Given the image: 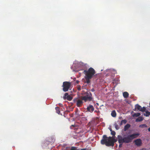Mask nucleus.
I'll return each mask as SVG.
<instances>
[{
  "mask_svg": "<svg viewBox=\"0 0 150 150\" xmlns=\"http://www.w3.org/2000/svg\"><path fill=\"white\" fill-rule=\"evenodd\" d=\"M139 135V133H134L128 135L124 138L121 135H118V141L120 144L119 147H121L124 143H128L131 142L133 139L137 138Z\"/></svg>",
  "mask_w": 150,
  "mask_h": 150,
  "instance_id": "nucleus-1",
  "label": "nucleus"
},
{
  "mask_svg": "<svg viewBox=\"0 0 150 150\" xmlns=\"http://www.w3.org/2000/svg\"><path fill=\"white\" fill-rule=\"evenodd\" d=\"M117 141V139H115L114 137H107L106 135H103L102 139L101 140L100 143L102 145H105L107 146H113L114 143Z\"/></svg>",
  "mask_w": 150,
  "mask_h": 150,
  "instance_id": "nucleus-2",
  "label": "nucleus"
},
{
  "mask_svg": "<svg viewBox=\"0 0 150 150\" xmlns=\"http://www.w3.org/2000/svg\"><path fill=\"white\" fill-rule=\"evenodd\" d=\"M83 72L85 75L84 77L86 83L88 84L90 82V80L93 77L96 73V71L93 68L90 67L88 70H85Z\"/></svg>",
  "mask_w": 150,
  "mask_h": 150,
  "instance_id": "nucleus-3",
  "label": "nucleus"
},
{
  "mask_svg": "<svg viewBox=\"0 0 150 150\" xmlns=\"http://www.w3.org/2000/svg\"><path fill=\"white\" fill-rule=\"evenodd\" d=\"M91 93L90 92H88L86 93L85 96H81V98L82 100L84 101L85 102L87 101H91L93 99Z\"/></svg>",
  "mask_w": 150,
  "mask_h": 150,
  "instance_id": "nucleus-4",
  "label": "nucleus"
},
{
  "mask_svg": "<svg viewBox=\"0 0 150 150\" xmlns=\"http://www.w3.org/2000/svg\"><path fill=\"white\" fill-rule=\"evenodd\" d=\"M71 83L69 82L65 81L63 82L62 87L63 90L64 92L68 91L70 87Z\"/></svg>",
  "mask_w": 150,
  "mask_h": 150,
  "instance_id": "nucleus-5",
  "label": "nucleus"
},
{
  "mask_svg": "<svg viewBox=\"0 0 150 150\" xmlns=\"http://www.w3.org/2000/svg\"><path fill=\"white\" fill-rule=\"evenodd\" d=\"M82 99H81L76 98L74 100V102L76 103V106L79 107H81L82 106L83 104V102L82 101Z\"/></svg>",
  "mask_w": 150,
  "mask_h": 150,
  "instance_id": "nucleus-6",
  "label": "nucleus"
},
{
  "mask_svg": "<svg viewBox=\"0 0 150 150\" xmlns=\"http://www.w3.org/2000/svg\"><path fill=\"white\" fill-rule=\"evenodd\" d=\"M87 110L91 112H92L94 110V108L92 105H89L86 108Z\"/></svg>",
  "mask_w": 150,
  "mask_h": 150,
  "instance_id": "nucleus-7",
  "label": "nucleus"
},
{
  "mask_svg": "<svg viewBox=\"0 0 150 150\" xmlns=\"http://www.w3.org/2000/svg\"><path fill=\"white\" fill-rule=\"evenodd\" d=\"M134 142L135 144L138 146H140L142 143V141L141 139H139L136 140L134 141Z\"/></svg>",
  "mask_w": 150,
  "mask_h": 150,
  "instance_id": "nucleus-8",
  "label": "nucleus"
},
{
  "mask_svg": "<svg viewBox=\"0 0 150 150\" xmlns=\"http://www.w3.org/2000/svg\"><path fill=\"white\" fill-rule=\"evenodd\" d=\"M130 125L129 124H127L125 126L124 128V131H126L130 127Z\"/></svg>",
  "mask_w": 150,
  "mask_h": 150,
  "instance_id": "nucleus-9",
  "label": "nucleus"
},
{
  "mask_svg": "<svg viewBox=\"0 0 150 150\" xmlns=\"http://www.w3.org/2000/svg\"><path fill=\"white\" fill-rule=\"evenodd\" d=\"M142 108V107H141V106L140 105L137 104L135 105V109H134V110H135L136 109H137V110H139V111H140V110Z\"/></svg>",
  "mask_w": 150,
  "mask_h": 150,
  "instance_id": "nucleus-10",
  "label": "nucleus"
},
{
  "mask_svg": "<svg viewBox=\"0 0 150 150\" xmlns=\"http://www.w3.org/2000/svg\"><path fill=\"white\" fill-rule=\"evenodd\" d=\"M123 95L124 98H127L129 97V94L128 92H125L123 93Z\"/></svg>",
  "mask_w": 150,
  "mask_h": 150,
  "instance_id": "nucleus-11",
  "label": "nucleus"
},
{
  "mask_svg": "<svg viewBox=\"0 0 150 150\" xmlns=\"http://www.w3.org/2000/svg\"><path fill=\"white\" fill-rule=\"evenodd\" d=\"M143 120V118L142 117H139L136 120V122H139L142 121Z\"/></svg>",
  "mask_w": 150,
  "mask_h": 150,
  "instance_id": "nucleus-12",
  "label": "nucleus"
},
{
  "mask_svg": "<svg viewBox=\"0 0 150 150\" xmlns=\"http://www.w3.org/2000/svg\"><path fill=\"white\" fill-rule=\"evenodd\" d=\"M111 116L113 117H115L116 116V113L115 110H113L111 113Z\"/></svg>",
  "mask_w": 150,
  "mask_h": 150,
  "instance_id": "nucleus-13",
  "label": "nucleus"
},
{
  "mask_svg": "<svg viewBox=\"0 0 150 150\" xmlns=\"http://www.w3.org/2000/svg\"><path fill=\"white\" fill-rule=\"evenodd\" d=\"M127 122V121L126 120H122L120 123V125L121 126L123 125V124H125Z\"/></svg>",
  "mask_w": 150,
  "mask_h": 150,
  "instance_id": "nucleus-14",
  "label": "nucleus"
},
{
  "mask_svg": "<svg viewBox=\"0 0 150 150\" xmlns=\"http://www.w3.org/2000/svg\"><path fill=\"white\" fill-rule=\"evenodd\" d=\"M140 115L139 113H135L133 115V116L137 117L139 116Z\"/></svg>",
  "mask_w": 150,
  "mask_h": 150,
  "instance_id": "nucleus-15",
  "label": "nucleus"
},
{
  "mask_svg": "<svg viewBox=\"0 0 150 150\" xmlns=\"http://www.w3.org/2000/svg\"><path fill=\"white\" fill-rule=\"evenodd\" d=\"M144 115L146 117L149 116L150 115V112L148 111H146V114H144Z\"/></svg>",
  "mask_w": 150,
  "mask_h": 150,
  "instance_id": "nucleus-16",
  "label": "nucleus"
},
{
  "mask_svg": "<svg viewBox=\"0 0 150 150\" xmlns=\"http://www.w3.org/2000/svg\"><path fill=\"white\" fill-rule=\"evenodd\" d=\"M67 100L69 101H71L72 100V98L71 97L70 95H69L66 98Z\"/></svg>",
  "mask_w": 150,
  "mask_h": 150,
  "instance_id": "nucleus-17",
  "label": "nucleus"
},
{
  "mask_svg": "<svg viewBox=\"0 0 150 150\" xmlns=\"http://www.w3.org/2000/svg\"><path fill=\"white\" fill-rule=\"evenodd\" d=\"M55 110H56L58 114H59L60 113V111L59 107H56L55 108Z\"/></svg>",
  "mask_w": 150,
  "mask_h": 150,
  "instance_id": "nucleus-18",
  "label": "nucleus"
},
{
  "mask_svg": "<svg viewBox=\"0 0 150 150\" xmlns=\"http://www.w3.org/2000/svg\"><path fill=\"white\" fill-rule=\"evenodd\" d=\"M114 126L116 130H118L120 128L118 126V125L116 123H115L114 124Z\"/></svg>",
  "mask_w": 150,
  "mask_h": 150,
  "instance_id": "nucleus-19",
  "label": "nucleus"
},
{
  "mask_svg": "<svg viewBox=\"0 0 150 150\" xmlns=\"http://www.w3.org/2000/svg\"><path fill=\"white\" fill-rule=\"evenodd\" d=\"M147 127V126L146 124H142V125H140L139 126V127H140L142 128H143L144 127Z\"/></svg>",
  "mask_w": 150,
  "mask_h": 150,
  "instance_id": "nucleus-20",
  "label": "nucleus"
},
{
  "mask_svg": "<svg viewBox=\"0 0 150 150\" xmlns=\"http://www.w3.org/2000/svg\"><path fill=\"white\" fill-rule=\"evenodd\" d=\"M68 93H65L64 96V99H66L67 98V97L68 96Z\"/></svg>",
  "mask_w": 150,
  "mask_h": 150,
  "instance_id": "nucleus-21",
  "label": "nucleus"
},
{
  "mask_svg": "<svg viewBox=\"0 0 150 150\" xmlns=\"http://www.w3.org/2000/svg\"><path fill=\"white\" fill-rule=\"evenodd\" d=\"M146 110V108L145 107H143L140 110V111L142 112H144Z\"/></svg>",
  "mask_w": 150,
  "mask_h": 150,
  "instance_id": "nucleus-22",
  "label": "nucleus"
},
{
  "mask_svg": "<svg viewBox=\"0 0 150 150\" xmlns=\"http://www.w3.org/2000/svg\"><path fill=\"white\" fill-rule=\"evenodd\" d=\"M95 112L97 113L98 116H99L100 114V112L99 110H95L94 111Z\"/></svg>",
  "mask_w": 150,
  "mask_h": 150,
  "instance_id": "nucleus-23",
  "label": "nucleus"
},
{
  "mask_svg": "<svg viewBox=\"0 0 150 150\" xmlns=\"http://www.w3.org/2000/svg\"><path fill=\"white\" fill-rule=\"evenodd\" d=\"M76 148V147H72L70 150H80L79 149H77Z\"/></svg>",
  "mask_w": 150,
  "mask_h": 150,
  "instance_id": "nucleus-24",
  "label": "nucleus"
},
{
  "mask_svg": "<svg viewBox=\"0 0 150 150\" xmlns=\"http://www.w3.org/2000/svg\"><path fill=\"white\" fill-rule=\"evenodd\" d=\"M111 134L113 136H115L116 134V133L114 131H112L111 132Z\"/></svg>",
  "mask_w": 150,
  "mask_h": 150,
  "instance_id": "nucleus-25",
  "label": "nucleus"
},
{
  "mask_svg": "<svg viewBox=\"0 0 150 150\" xmlns=\"http://www.w3.org/2000/svg\"><path fill=\"white\" fill-rule=\"evenodd\" d=\"M77 89L79 90H81V87L80 86H79L78 87Z\"/></svg>",
  "mask_w": 150,
  "mask_h": 150,
  "instance_id": "nucleus-26",
  "label": "nucleus"
},
{
  "mask_svg": "<svg viewBox=\"0 0 150 150\" xmlns=\"http://www.w3.org/2000/svg\"><path fill=\"white\" fill-rule=\"evenodd\" d=\"M80 150H91V149H87L86 148L81 149Z\"/></svg>",
  "mask_w": 150,
  "mask_h": 150,
  "instance_id": "nucleus-27",
  "label": "nucleus"
},
{
  "mask_svg": "<svg viewBox=\"0 0 150 150\" xmlns=\"http://www.w3.org/2000/svg\"><path fill=\"white\" fill-rule=\"evenodd\" d=\"M91 91L92 92H94L95 91L94 89V88H92L91 89Z\"/></svg>",
  "mask_w": 150,
  "mask_h": 150,
  "instance_id": "nucleus-28",
  "label": "nucleus"
},
{
  "mask_svg": "<svg viewBox=\"0 0 150 150\" xmlns=\"http://www.w3.org/2000/svg\"><path fill=\"white\" fill-rule=\"evenodd\" d=\"M104 106V105H101L100 106V108H99L100 109H101V107H102V106Z\"/></svg>",
  "mask_w": 150,
  "mask_h": 150,
  "instance_id": "nucleus-29",
  "label": "nucleus"
},
{
  "mask_svg": "<svg viewBox=\"0 0 150 150\" xmlns=\"http://www.w3.org/2000/svg\"><path fill=\"white\" fill-rule=\"evenodd\" d=\"M148 130L150 132V127L148 128Z\"/></svg>",
  "mask_w": 150,
  "mask_h": 150,
  "instance_id": "nucleus-30",
  "label": "nucleus"
},
{
  "mask_svg": "<svg viewBox=\"0 0 150 150\" xmlns=\"http://www.w3.org/2000/svg\"><path fill=\"white\" fill-rule=\"evenodd\" d=\"M96 104L98 106H99V103H96Z\"/></svg>",
  "mask_w": 150,
  "mask_h": 150,
  "instance_id": "nucleus-31",
  "label": "nucleus"
},
{
  "mask_svg": "<svg viewBox=\"0 0 150 150\" xmlns=\"http://www.w3.org/2000/svg\"><path fill=\"white\" fill-rule=\"evenodd\" d=\"M110 131H111V132L113 130H112V129H110Z\"/></svg>",
  "mask_w": 150,
  "mask_h": 150,
  "instance_id": "nucleus-32",
  "label": "nucleus"
},
{
  "mask_svg": "<svg viewBox=\"0 0 150 150\" xmlns=\"http://www.w3.org/2000/svg\"><path fill=\"white\" fill-rule=\"evenodd\" d=\"M76 82L77 83H79V81H76Z\"/></svg>",
  "mask_w": 150,
  "mask_h": 150,
  "instance_id": "nucleus-33",
  "label": "nucleus"
}]
</instances>
